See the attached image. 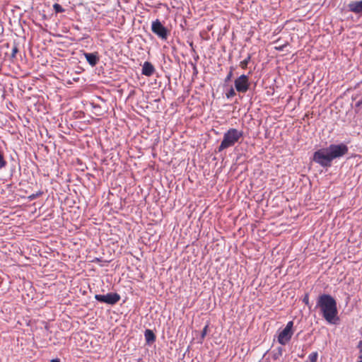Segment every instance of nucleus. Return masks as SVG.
<instances>
[{
    "label": "nucleus",
    "instance_id": "obj_20",
    "mask_svg": "<svg viewBox=\"0 0 362 362\" xmlns=\"http://www.w3.org/2000/svg\"><path fill=\"white\" fill-rule=\"evenodd\" d=\"M303 303H305V304L306 305H308L309 304V297H308V295H305V296L303 298Z\"/></svg>",
    "mask_w": 362,
    "mask_h": 362
},
{
    "label": "nucleus",
    "instance_id": "obj_13",
    "mask_svg": "<svg viewBox=\"0 0 362 362\" xmlns=\"http://www.w3.org/2000/svg\"><path fill=\"white\" fill-rule=\"evenodd\" d=\"M318 354L317 352H313L308 356L310 362H317Z\"/></svg>",
    "mask_w": 362,
    "mask_h": 362
},
{
    "label": "nucleus",
    "instance_id": "obj_18",
    "mask_svg": "<svg viewBox=\"0 0 362 362\" xmlns=\"http://www.w3.org/2000/svg\"><path fill=\"white\" fill-rule=\"evenodd\" d=\"M6 165V161L4 159L3 155L0 153V168Z\"/></svg>",
    "mask_w": 362,
    "mask_h": 362
},
{
    "label": "nucleus",
    "instance_id": "obj_21",
    "mask_svg": "<svg viewBox=\"0 0 362 362\" xmlns=\"http://www.w3.org/2000/svg\"><path fill=\"white\" fill-rule=\"evenodd\" d=\"M18 48L16 47H14L12 49V57H14L15 54L18 52Z\"/></svg>",
    "mask_w": 362,
    "mask_h": 362
},
{
    "label": "nucleus",
    "instance_id": "obj_9",
    "mask_svg": "<svg viewBox=\"0 0 362 362\" xmlns=\"http://www.w3.org/2000/svg\"><path fill=\"white\" fill-rule=\"evenodd\" d=\"M155 68L151 62H145L142 67V74L151 76L153 74Z\"/></svg>",
    "mask_w": 362,
    "mask_h": 362
},
{
    "label": "nucleus",
    "instance_id": "obj_19",
    "mask_svg": "<svg viewBox=\"0 0 362 362\" xmlns=\"http://www.w3.org/2000/svg\"><path fill=\"white\" fill-rule=\"evenodd\" d=\"M232 76H233V69L231 68L230 71H229V73L228 74V75L225 79V81L227 82V81H230Z\"/></svg>",
    "mask_w": 362,
    "mask_h": 362
},
{
    "label": "nucleus",
    "instance_id": "obj_1",
    "mask_svg": "<svg viewBox=\"0 0 362 362\" xmlns=\"http://www.w3.org/2000/svg\"><path fill=\"white\" fill-rule=\"evenodd\" d=\"M348 151V147L344 144H331L327 148L315 151L313 160L322 167H329L334 159L344 156Z\"/></svg>",
    "mask_w": 362,
    "mask_h": 362
},
{
    "label": "nucleus",
    "instance_id": "obj_23",
    "mask_svg": "<svg viewBox=\"0 0 362 362\" xmlns=\"http://www.w3.org/2000/svg\"><path fill=\"white\" fill-rule=\"evenodd\" d=\"M51 362H60L59 359H52Z\"/></svg>",
    "mask_w": 362,
    "mask_h": 362
},
{
    "label": "nucleus",
    "instance_id": "obj_24",
    "mask_svg": "<svg viewBox=\"0 0 362 362\" xmlns=\"http://www.w3.org/2000/svg\"><path fill=\"white\" fill-rule=\"evenodd\" d=\"M267 362H269V361H267Z\"/></svg>",
    "mask_w": 362,
    "mask_h": 362
},
{
    "label": "nucleus",
    "instance_id": "obj_14",
    "mask_svg": "<svg viewBox=\"0 0 362 362\" xmlns=\"http://www.w3.org/2000/svg\"><path fill=\"white\" fill-rule=\"evenodd\" d=\"M53 8L56 13L64 11V9L62 8V6L58 4H54L53 5Z\"/></svg>",
    "mask_w": 362,
    "mask_h": 362
},
{
    "label": "nucleus",
    "instance_id": "obj_10",
    "mask_svg": "<svg viewBox=\"0 0 362 362\" xmlns=\"http://www.w3.org/2000/svg\"><path fill=\"white\" fill-rule=\"evenodd\" d=\"M350 11L356 13H362V1H354L349 5Z\"/></svg>",
    "mask_w": 362,
    "mask_h": 362
},
{
    "label": "nucleus",
    "instance_id": "obj_6",
    "mask_svg": "<svg viewBox=\"0 0 362 362\" xmlns=\"http://www.w3.org/2000/svg\"><path fill=\"white\" fill-rule=\"evenodd\" d=\"M151 30L155 35L162 40H166L168 38L169 32L168 29L162 25L161 22L158 19L152 22Z\"/></svg>",
    "mask_w": 362,
    "mask_h": 362
},
{
    "label": "nucleus",
    "instance_id": "obj_3",
    "mask_svg": "<svg viewBox=\"0 0 362 362\" xmlns=\"http://www.w3.org/2000/svg\"><path fill=\"white\" fill-rule=\"evenodd\" d=\"M243 136V132L235 128H230L223 134V140L218 146L221 152L228 148L233 146Z\"/></svg>",
    "mask_w": 362,
    "mask_h": 362
},
{
    "label": "nucleus",
    "instance_id": "obj_16",
    "mask_svg": "<svg viewBox=\"0 0 362 362\" xmlns=\"http://www.w3.org/2000/svg\"><path fill=\"white\" fill-rule=\"evenodd\" d=\"M236 95L235 90L231 88L226 94L227 98H230Z\"/></svg>",
    "mask_w": 362,
    "mask_h": 362
},
{
    "label": "nucleus",
    "instance_id": "obj_11",
    "mask_svg": "<svg viewBox=\"0 0 362 362\" xmlns=\"http://www.w3.org/2000/svg\"><path fill=\"white\" fill-rule=\"evenodd\" d=\"M145 339L147 344H150L156 341V335L151 329H146L144 332Z\"/></svg>",
    "mask_w": 362,
    "mask_h": 362
},
{
    "label": "nucleus",
    "instance_id": "obj_4",
    "mask_svg": "<svg viewBox=\"0 0 362 362\" xmlns=\"http://www.w3.org/2000/svg\"><path fill=\"white\" fill-rule=\"evenodd\" d=\"M293 322L289 321L287 322L285 328L281 331L278 335L277 341L281 345H286L291 340L293 334Z\"/></svg>",
    "mask_w": 362,
    "mask_h": 362
},
{
    "label": "nucleus",
    "instance_id": "obj_22",
    "mask_svg": "<svg viewBox=\"0 0 362 362\" xmlns=\"http://www.w3.org/2000/svg\"><path fill=\"white\" fill-rule=\"evenodd\" d=\"M358 347L359 349H361V351H362V341H360L358 342Z\"/></svg>",
    "mask_w": 362,
    "mask_h": 362
},
{
    "label": "nucleus",
    "instance_id": "obj_17",
    "mask_svg": "<svg viewBox=\"0 0 362 362\" xmlns=\"http://www.w3.org/2000/svg\"><path fill=\"white\" fill-rule=\"evenodd\" d=\"M208 329H209V325L207 324L206 325L204 326V327L203 328V329L202 331V334H201L202 339H204L205 338V337L206 336Z\"/></svg>",
    "mask_w": 362,
    "mask_h": 362
},
{
    "label": "nucleus",
    "instance_id": "obj_12",
    "mask_svg": "<svg viewBox=\"0 0 362 362\" xmlns=\"http://www.w3.org/2000/svg\"><path fill=\"white\" fill-rule=\"evenodd\" d=\"M250 59H251V56L249 54L247 58H245L244 60H243L242 62H240V66L243 69H245L250 61Z\"/></svg>",
    "mask_w": 362,
    "mask_h": 362
},
{
    "label": "nucleus",
    "instance_id": "obj_15",
    "mask_svg": "<svg viewBox=\"0 0 362 362\" xmlns=\"http://www.w3.org/2000/svg\"><path fill=\"white\" fill-rule=\"evenodd\" d=\"M42 192L41 191H40V190H39V191H37V192L36 193H35V194H29V195L28 196V199L30 201H31V200H33V199H35V198H37V197H40V195H42Z\"/></svg>",
    "mask_w": 362,
    "mask_h": 362
},
{
    "label": "nucleus",
    "instance_id": "obj_5",
    "mask_svg": "<svg viewBox=\"0 0 362 362\" xmlns=\"http://www.w3.org/2000/svg\"><path fill=\"white\" fill-rule=\"evenodd\" d=\"M250 85L249 78L245 74L240 76L234 81L236 91L241 93H246L249 90Z\"/></svg>",
    "mask_w": 362,
    "mask_h": 362
},
{
    "label": "nucleus",
    "instance_id": "obj_7",
    "mask_svg": "<svg viewBox=\"0 0 362 362\" xmlns=\"http://www.w3.org/2000/svg\"><path fill=\"white\" fill-rule=\"evenodd\" d=\"M95 298L101 303L115 305L120 300V296L117 293H109L106 295L96 294Z\"/></svg>",
    "mask_w": 362,
    "mask_h": 362
},
{
    "label": "nucleus",
    "instance_id": "obj_2",
    "mask_svg": "<svg viewBox=\"0 0 362 362\" xmlns=\"http://www.w3.org/2000/svg\"><path fill=\"white\" fill-rule=\"evenodd\" d=\"M316 308L320 309L324 319L329 324L334 325L339 320L337 301L329 294L319 296Z\"/></svg>",
    "mask_w": 362,
    "mask_h": 362
},
{
    "label": "nucleus",
    "instance_id": "obj_8",
    "mask_svg": "<svg viewBox=\"0 0 362 362\" xmlns=\"http://www.w3.org/2000/svg\"><path fill=\"white\" fill-rule=\"evenodd\" d=\"M84 57L86 59L88 64L92 66H95L99 61V57H98V54L97 52H94V53L86 52V53H84Z\"/></svg>",
    "mask_w": 362,
    "mask_h": 362
}]
</instances>
